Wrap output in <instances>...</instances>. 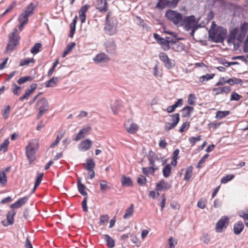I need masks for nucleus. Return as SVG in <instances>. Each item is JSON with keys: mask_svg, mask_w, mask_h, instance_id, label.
I'll use <instances>...</instances> for the list:
<instances>
[{"mask_svg": "<svg viewBox=\"0 0 248 248\" xmlns=\"http://www.w3.org/2000/svg\"><path fill=\"white\" fill-rule=\"evenodd\" d=\"M91 130V127H87L82 128L80 131L77 134L75 138L74 139L75 141H78L81 139L84 138L86 135H88L89 132Z\"/></svg>", "mask_w": 248, "mask_h": 248, "instance_id": "4468645a", "label": "nucleus"}, {"mask_svg": "<svg viewBox=\"0 0 248 248\" xmlns=\"http://www.w3.org/2000/svg\"><path fill=\"white\" fill-rule=\"evenodd\" d=\"M242 96L235 92L232 93L230 100L231 101H238L241 98Z\"/></svg>", "mask_w": 248, "mask_h": 248, "instance_id": "4d7b16f0", "label": "nucleus"}, {"mask_svg": "<svg viewBox=\"0 0 248 248\" xmlns=\"http://www.w3.org/2000/svg\"><path fill=\"white\" fill-rule=\"evenodd\" d=\"M35 62L33 58H28L22 60L20 62L19 66H22L24 65H27L30 63H34Z\"/></svg>", "mask_w": 248, "mask_h": 248, "instance_id": "49530a36", "label": "nucleus"}, {"mask_svg": "<svg viewBox=\"0 0 248 248\" xmlns=\"http://www.w3.org/2000/svg\"><path fill=\"white\" fill-rule=\"evenodd\" d=\"M192 170H193V168L191 166H190L186 169V171L185 174V177H184V180L185 181H188V180H189V179L191 177Z\"/></svg>", "mask_w": 248, "mask_h": 248, "instance_id": "4c0bfd02", "label": "nucleus"}, {"mask_svg": "<svg viewBox=\"0 0 248 248\" xmlns=\"http://www.w3.org/2000/svg\"><path fill=\"white\" fill-rule=\"evenodd\" d=\"M165 16L174 25H177L181 23L183 19V16L181 14L171 10H169L166 11Z\"/></svg>", "mask_w": 248, "mask_h": 248, "instance_id": "423d86ee", "label": "nucleus"}, {"mask_svg": "<svg viewBox=\"0 0 248 248\" xmlns=\"http://www.w3.org/2000/svg\"><path fill=\"white\" fill-rule=\"evenodd\" d=\"M77 16H76L70 24V31L69 36L71 38L73 37L76 30V24L77 22Z\"/></svg>", "mask_w": 248, "mask_h": 248, "instance_id": "c85d7f7f", "label": "nucleus"}, {"mask_svg": "<svg viewBox=\"0 0 248 248\" xmlns=\"http://www.w3.org/2000/svg\"><path fill=\"white\" fill-rule=\"evenodd\" d=\"M12 92L13 93L16 95H18L20 94L21 93V88L17 86L15 83H14L12 85Z\"/></svg>", "mask_w": 248, "mask_h": 248, "instance_id": "ea45409f", "label": "nucleus"}, {"mask_svg": "<svg viewBox=\"0 0 248 248\" xmlns=\"http://www.w3.org/2000/svg\"><path fill=\"white\" fill-rule=\"evenodd\" d=\"M176 244V241L174 240L172 237H171L169 239V248H174Z\"/></svg>", "mask_w": 248, "mask_h": 248, "instance_id": "774afa93", "label": "nucleus"}, {"mask_svg": "<svg viewBox=\"0 0 248 248\" xmlns=\"http://www.w3.org/2000/svg\"><path fill=\"white\" fill-rule=\"evenodd\" d=\"M107 0H98L96 8L101 12H105L108 10Z\"/></svg>", "mask_w": 248, "mask_h": 248, "instance_id": "dca6fc26", "label": "nucleus"}, {"mask_svg": "<svg viewBox=\"0 0 248 248\" xmlns=\"http://www.w3.org/2000/svg\"><path fill=\"white\" fill-rule=\"evenodd\" d=\"M121 183L123 186H133V182L131 178L123 175L121 177Z\"/></svg>", "mask_w": 248, "mask_h": 248, "instance_id": "5701e85b", "label": "nucleus"}, {"mask_svg": "<svg viewBox=\"0 0 248 248\" xmlns=\"http://www.w3.org/2000/svg\"><path fill=\"white\" fill-rule=\"evenodd\" d=\"M34 9V7L33 6V3H31L27 7L26 10L23 12L24 14H27L28 16H30L32 13Z\"/></svg>", "mask_w": 248, "mask_h": 248, "instance_id": "864d4df0", "label": "nucleus"}, {"mask_svg": "<svg viewBox=\"0 0 248 248\" xmlns=\"http://www.w3.org/2000/svg\"><path fill=\"white\" fill-rule=\"evenodd\" d=\"M157 167L151 166L150 167H144L142 168V172L145 175H147L148 173L154 174L155 170H158Z\"/></svg>", "mask_w": 248, "mask_h": 248, "instance_id": "cd10ccee", "label": "nucleus"}, {"mask_svg": "<svg viewBox=\"0 0 248 248\" xmlns=\"http://www.w3.org/2000/svg\"><path fill=\"white\" fill-rule=\"evenodd\" d=\"M170 123H175L176 122V121L178 119V123L180 121V117L179 113H175L173 114H172L170 115Z\"/></svg>", "mask_w": 248, "mask_h": 248, "instance_id": "5fc2aeb1", "label": "nucleus"}, {"mask_svg": "<svg viewBox=\"0 0 248 248\" xmlns=\"http://www.w3.org/2000/svg\"><path fill=\"white\" fill-rule=\"evenodd\" d=\"M178 124V120L175 123L167 122L165 124L164 129L168 131L174 128Z\"/></svg>", "mask_w": 248, "mask_h": 248, "instance_id": "c9c22d12", "label": "nucleus"}, {"mask_svg": "<svg viewBox=\"0 0 248 248\" xmlns=\"http://www.w3.org/2000/svg\"><path fill=\"white\" fill-rule=\"evenodd\" d=\"M33 78L31 76L23 77L19 78L17 80L18 84H22L28 81H31Z\"/></svg>", "mask_w": 248, "mask_h": 248, "instance_id": "c03bdc74", "label": "nucleus"}, {"mask_svg": "<svg viewBox=\"0 0 248 248\" xmlns=\"http://www.w3.org/2000/svg\"><path fill=\"white\" fill-rule=\"evenodd\" d=\"M226 82L230 85L233 86L235 84L241 83L242 82V80L241 79L234 78H229L226 80Z\"/></svg>", "mask_w": 248, "mask_h": 248, "instance_id": "e433bc0d", "label": "nucleus"}, {"mask_svg": "<svg viewBox=\"0 0 248 248\" xmlns=\"http://www.w3.org/2000/svg\"><path fill=\"white\" fill-rule=\"evenodd\" d=\"M237 33V29H234L232 30L230 33L229 38L228 39V42H233L236 37V34Z\"/></svg>", "mask_w": 248, "mask_h": 248, "instance_id": "603ef678", "label": "nucleus"}, {"mask_svg": "<svg viewBox=\"0 0 248 248\" xmlns=\"http://www.w3.org/2000/svg\"><path fill=\"white\" fill-rule=\"evenodd\" d=\"M165 39L167 41H168L169 45H170V44H173L177 46L176 49L177 51H179L183 50L184 45L182 43H179L178 44H177V43L175 41H174L172 39H170V38L169 37H167Z\"/></svg>", "mask_w": 248, "mask_h": 248, "instance_id": "c756f323", "label": "nucleus"}, {"mask_svg": "<svg viewBox=\"0 0 248 248\" xmlns=\"http://www.w3.org/2000/svg\"><path fill=\"white\" fill-rule=\"evenodd\" d=\"M111 13L109 12L106 16V26L104 30L106 34L113 35L117 32L118 21L115 17H110Z\"/></svg>", "mask_w": 248, "mask_h": 248, "instance_id": "f257e3e1", "label": "nucleus"}, {"mask_svg": "<svg viewBox=\"0 0 248 248\" xmlns=\"http://www.w3.org/2000/svg\"><path fill=\"white\" fill-rule=\"evenodd\" d=\"M29 16L27 14L22 13L18 17V21L20 23H24L27 24L28 21Z\"/></svg>", "mask_w": 248, "mask_h": 248, "instance_id": "37998d69", "label": "nucleus"}, {"mask_svg": "<svg viewBox=\"0 0 248 248\" xmlns=\"http://www.w3.org/2000/svg\"><path fill=\"white\" fill-rule=\"evenodd\" d=\"M100 190L102 192H105L108 189L110 188V186L108 185L107 182L105 180H101L99 182Z\"/></svg>", "mask_w": 248, "mask_h": 248, "instance_id": "473e14b6", "label": "nucleus"}, {"mask_svg": "<svg viewBox=\"0 0 248 248\" xmlns=\"http://www.w3.org/2000/svg\"><path fill=\"white\" fill-rule=\"evenodd\" d=\"M189 127V124L188 122L184 123L182 126L179 129V131L183 133L186 130H187Z\"/></svg>", "mask_w": 248, "mask_h": 248, "instance_id": "0e129e2a", "label": "nucleus"}, {"mask_svg": "<svg viewBox=\"0 0 248 248\" xmlns=\"http://www.w3.org/2000/svg\"><path fill=\"white\" fill-rule=\"evenodd\" d=\"M171 187V185L168 182H166L163 180H161L159 183L156 184V190L157 191H161L163 188L170 189Z\"/></svg>", "mask_w": 248, "mask_h": 248, "instance_id": "6ab92c4d", "label": "nucleus"}, {"mask_svg": "<svg viewBox=\"0 0 248 248\" xmlns=\"http://www.w3.org/2000/svg\"><path fill=\"white\" fill-rule=\"evenodd\" d=\"M137 19L139 21V25L140 26H141L144 29H145L146 31H149L150 29V27L148 26V25L145 24L143 20L141 19L140 17H137Z\"/></svg>", "mask_w": 248, "mask_h": 248, "instance_id": "680f3d73", "label": "nucleus"}, {"mask_svg": "<svg viewBox=\"0 0 248 248\" xmlns=\"http://www.w3.org/2000/svg\"><path fill=\"white\" fill-rule=\"evenodd\" d=\"M28 200L27 197H24L18 200L15 203L12 204L11 205V207L13 209L19 208L21 207L23 205L25 204Z\"/></svg>", "mask_w": 248, "mask_h": 248, "instance_id": "a211bd4d", "label": "nucleus"}, {"mask_svg": "<svg viewBox=\"0 0 248 248\" xmlns=\"http://www.w3.org/2000/svg\"><path fill=\"white\" fill-rule=\"evenodd\" d=\"M134 205L131 204L129 208H128L126 211L124 215V218L127 219L131 217L134 212Z\"/></svg>", "mask_w": 248, "mask_h": 248, "instance_id": "2f4dec72", "label": "nucleus"}, {"mask_svg": "<svg viewBox=\"0 0 248 248\" xmlns=\"http://www.w3.org/2000/svg\"><path fill=\"white\" fill-rule=\"evenodd\" d=\"M171 167L170 164H167L163 169V174L164 177L168 178L170 175Z\"/></svg>", "mask_w": 248, "mask_h": 248, "instance_id": "72a5a7b5", "label": "nucleus"}, {"mask_svg": "<svg viewBox=\"0 0 248 248\" xmlns=\"http://www.w3.org/2000/svg\"><path fill=\"white\" fill-rule=\"evenodd\" d=\"M36 108L39 110L47 111L49 109V104L47 100L45 97L39 99L36 104Z\"/></svg>", "mask_w": 248, "mask_h": 248, "instance_id": "0eeeda50", "label": "nucleus"}, {"mask_svg": "<svg viewBox=\"0 0 248 248\" xmlns=\"http://www.w3.org/2000/svg\"><path fill=\"white\" fill-rule=\"evenodd\" d=\"M108 60V57L104 53H100L98 54L93 58V61L96 63L104 62Z\"/></svg>", "mask_w": 248, "mask_h": 248, "instance_id": "2eb2a0df", "label": "nucleus"}, {"mask_svg": "<svg viewBox=\"0 0 248 248\" xmlns=\"http://www.w3.org/2000/svg\"><path fill=\"white\" fill-rule=\"evenodd\" d=\"M7 183V176L5 171H0V184L5 185Z\"/></svg>", "mask_w": 248, "mask_h": 248, "instance_id": "79ce46f5", "label": "nucleus"}, {"mask_svg": "<svg viewBox=\"0 0 248 248\" xmlns=\"http://www.w3.org/2000/svg\"><path fill=\"white\" fill-rule=\"evenodd\" d=\"M9 144V140L8 139L5 140L0 145V150H2V153L6 152Z\"/></svg>", "mask_w": 248, "mask_h": 248, "instance_id": "3c124183", "label": "nucleus"}, {"mask_svg": "<svg viewBox=\"0 0 248 248\" xmlns=\"http://www.w3.org/2000/svg\"><path fill=\"white\" fill-rule=\"evenodd\" d=\"M183 101V100L182 99H179L174 105H173L172 106H169L167 108V111L168 113L173 112L177 107L182 106Z\"/></svg>", "mask_w": 248, "mask_h": 248, "instance_id": "aec40b11", "label": "nucleus"}, {"mask_svg": "<svg viewBox=\"0 0 248 248\" xmlns=\"http://www.w3.org/2000/svg\"><path fill=\"white\" fill-rule=\"evenodd\" d=\"M38 149V141L36 139L31 140L26 148V155L30 163L35 159V155Z\"/></svg>", "mask_w": 248, "mask_h": 248, "instance_id": "f03ea898", "label": "nucleus"}, {"mask_svg": "<svg viewBox=\"0 0 248 248\" xmlns=\"http://www.w3.org/2000/svg\"><path fill=\"white\" fill-rule=\"evenodd\" d=\"M227 33V31L226 29L222 27H218L212 32L209 31V37L211 38L212 41L216 43H222L224 41Z\"/></svg>", "mask_w": 248, "mask_h": 248, "instance_id": "7ed1b4c3", "label": "nucleus"}, {"mask_svg": "<svg viewBox=\"0 0 248 248\" xmlns=\"http://www.w3.org/2000/svg\"><path fill=\"white\" fill-rule=\"evenodd\" d=\"M106 50L108 53L113 54L114 53L116 45L112 39L108 40L104 44Z\"/></svg>", "mask_w": 248, "mask_h": 248, "instance_id": "1a4fd4ad", "label": "nucleus"}, {"mask_svg": "<svg viewBox=\"0 0 248 248\" xmlns=\"http://www.w3.org/2000/svg\"><path fill=\"white\" fill-rule=\"evenodd\" d=\"M198 22L194 16L185 17L181 23V25L184 27L186 31H190L191 28L198 27Z\"/></svg>", "mask_w": 248, "mask_h": 248, "instance_id": "39448f33", "label": "nucleus"}, {"mask_svg": "<svg viewBox=\"0 0 248 248\" xmlns=\"http://www.w3.org/2000/svg\"><path fill=\"white\" fill-rule=\"evenodd\" d=\"M63 136H64L63 133H62V132L59 133L57 136L56 140L51 144L50 147L53 148L54 146H56L59 143V142H60Z\"/></svg>", "mask_w": 248, "mask_h": 248, "instance_id": "a18cd8bd", "label": "nucleus"}, {"mask_svg": "<svg viewBox=\"0 0 248 248\" xmlns=\"http://www.w3.org/2000/svg\"><path fill=\"white\" fill-rule=\"evenodd\" d=\"M109 216L108 215H101L100 217L99 225H103L108 221Z\"/></svg>", "mask_w": 248, "mask_h": 248, "instance_id": "de8ad7c7", "label": "nucleus"}, {"mask_svg": "<svg viewBox=\"0 0 248 248\" xmlns=\"http://www.w3.org/2000/svg\"><path fill=\"white\" fill-rule=\"evenodd\" d=\"M124 126L127 131L131 134L135 133L138 129V125L135 123H131L129 120L125 124Z\"/></svg>", "mask_w": 248, "mask_h": 248, "instance_id": "9b49d317", "label": "nucleus"}, {"mask_svg": "<svg viewBox=\"0 0 248 248\" xmlns=\"http://www.w3.org/2000/svg\"><path fill=\"white\" fill-rule=\"evenodd\" d=\"M78 188L79 192L83 196H87V193L85 191L86 188V186L81 183V179L78 178V183H77Z\"/></svg>", "mask_w": 248, "mask_h": 248, "instance_id": "393cba45", "label": "nucleus"}, {"mask_svg": "<svg viewBox=\"0 0 248 248\" xmlns=\"http://www.w3.org/2000/svg\"><path fill=\"white\" fill-rule=\"evenodd\" d=\"M234 178V175L232 174L227 175V176L223 177L221 181V182L223 184H225L231 181Z\"/></svg>", "mask_w": 248, "mask_h": 248, "instance_id": "052dcab7", "label": "nucleus"}, {"mask_svg": "<svg viewBox=\"0 0 248 248\" xmlns=\"http://www.w3.org/2000/svg\"><path fill=\"white\" fill-rule=\"evenodd\" d=\"M89 8L88 5H85L82 6L79 12V16L81 23H83L86 20V13Z\"/></svg>", "mask_w": 248, "mask_h": 248, "instance_id": "f3484780", "label": "nucleus"}, {"mask_svg": "<svg viewBox=\"0 0 248 248\" xmlns=\"http://www.w3.org/2000/svg\"><path fill=\"white\" fill-rule=\"evenodd\" d=\"M148 158L150 162V164L152 166L156 167L155 164V153L152 151H150L148 155Z\"/></svg>", "mask_w": 248, "mask_h": 248, "instance_id": "7c9ffc66", "label": "nucleus"}, {"mask_svg": "<svg viewBox=\"0 0 248 248\" xmlns=\"http://www.w3.org/2000/svg\"><path fill=\"white\" fill-rule=\"evenodd\" d=\"M59 81V78L54 77L49 79L46 85V87H54Z\"/></svg>", "mask_w": 248, "mask_h": 248, "instance_id": "a878e982", "label": "nucleus"}, {"mask_svg": "<svg viewBox=\"0 0 248 248\" xmlns=\"http://www.w3.org/2000/svg\"><path fill=\"white\" fill-rule=\"evenodd\" d=\"M153 74L154 76L157 78H161L162 77L161 72L158 69V66L157 64L154 68Z\"/></svg>", "mask_w": 248, "mask_h": 248, "instance_id": "bf43d9fd", "label": "nucleus"}, {"mask_svg": "<svg viewBox=\"0 0 248 248\" xmlns=\"http://www.w3.org/2000/svg\"><path fill=\"white\" fill-rule=\"evenodd\" d=\"M102 238L106 241V245L110 248L114 247L115 242L114 240L108 234L103 235Z\"/></svg>", "mask_w": 248, "mask_h": 248, "instance_id": "4be33fe9", "label": "nucleus"}, {"mask_svg": "<svg viewBox=\"0 0 248 248\" xmlns=\"http://www.w3.org/2000/svg\"><path fill=\"white\" fill-rule=\"evenodd\" d=\"M230 113L229 111H218L216 113V118L217 119H222Z\"/></svg>", "mask_w": 248, "mask_h": 248, "instance_id": "a19ab883", "label": "nucleus"}, {"mask_svg": "<svg viewBox=\"0 0 248 248\" xmlns=\"http://www.w3.org/2000/svg\"><path fill=\"white\" fill-rule=\"evenodd\" d=\"M17 30L15 28L13 32L9 35V42L7 46L6 52L9 53L13 51L15 47L18 44L19 36L17 33Z\"/></svg>", "mask_w": 248, "mask_h": 248, "instance_id": "20e7f679", "label": "nucleus"}, {"mask_svg": "<svg viewBox=\"0 0 248 248\" xmlns=\"http://www.w3.org/2000/svg\"><path fill=\"white\" fill-rule=\"evenodd\" d=\"M166 0H158V3L156 5V7L158 9H163L166 5Z\"/></svg>", "mask_w": 248, "mask_h": 248, "instance_id": "e2e57ef3", "label": "nucleus"}, {"mask_svg": "<svg viewBox=\"0 0 248 248\" xmlns=\"http://www.w3.org/2000/svg\"><path fill=\"white\" fill-rule=\"evenodd\" d=\"M154 37L157 43L161 45V47L164 50L167 51L170 49V46L168 45V41L165 38L161 37L156 33L154 34Z\"/></svg>", "mask_w": 248, "mask_h": 248, "instance_id": "6e6552de", "label": "nucleus"}, {"mask_svg": "<svg viewBox=\"0 0 248 248\" xmlns=\"http://www.w3.org/2000/svg\"><path fill=\"white\" fill-rule=\"evenodd\" d=\"M214 76V74H206L205 75L202 76L200 78V81L201 82H203L205 81H207L213 78Z\"/></svg>", "mask_w": 248, "mask_h": 248, "instance_id": "09e8293b", "label": "nucleus"}, {"mask_svg": "<svg viewBox=\"0 0 248 248\" xmlns=\"http://www.w3.org/2000/svg\"><path fill=\"white\" fill-rule=\"evenodd\" d=\"M85 169L90 171L93 170L95 164L93 159H88L86 160V164H84Z\"/></svg>", "mask_w": 248, "mask_h": 248, "instance_id": "b1692460", "label": "nucleus"}, {"mask_svg": "<svg viewBox=\"0 0 248 248\" xmlns=\"http://www.w3.org/2000/svg\"><path fill=\"white\" fill-rule=\"evenodd\" d=\"M229 218L227 217H223L217 223L216 230L217 232H221L225 224L228 223Z\"/></svg>", "mask_w": 248, "mask_h": 248, "instance_id": "f8f14e48", "label": "nucleus"}, {"mask_svg": "<svg viewBox=\"0 0 248 248\" xmlns=\"http://www.w3.org/2000/svg\"><path fill=\"white\" fill-rule=\"evenodd\" d=\"M194 108L193 107L189 106H186L182 109L183 115L185 117H190V113L193 111Z\"/></svg>", "mask_w": 248, "mask_h": 248, "instance_id": "f704fd0d", "label": "nucleus"}, {"mask_svg": "<svg viewBox=\"0 0 248 248\" xmlns=\"http://www.w3.org/2000/svg\"><path fill=\"white\" fill-rule=\"evenodd\" d=\"M146 182V178L143 175H140L137 179V183L140 185H144Z\"/></svg>", "mask_w": 248, "mask_h": 248, "instance_id": "69168bd1", "label": "nucleus"}, {"mask_svg": "<svg viewBox=\"0 0 248 248\" xmlns=\"http://www.w3.org/2000/svg\"><path fill=\"white\" fill-rule=\"evenodd\" d=\"M75 43H71L70 44L68 45L66 48V50L63 52L62 55V57L64 58L68 54V53L75 47Z\"/></svg>", "mask_w": 248, "mask_h": 248, "instance_id": "58836bf2", "label": "nucleus"}, {"mask_svg": "<svg viewBox=\"0 0 248 248\" xmlns=\"http://www.w3.org/2000/svg\"><path fill=\"white\" fill-rule=\"evenodd\" d=\"M231 90V87L229 86H225L221 88H217L214 89V91L216 94L222 93H228Z\"/></svg>", "mask_w": 248, "mask_h": 248, "instance_id": "bb28decb", "label": "nucleus"}, {"mask_svg": "<svg viewBox=\"0 0 248 248\" xmlns=\"http://www.w3.org/2000/svg\"><path fill=\"white\" fill-rule=\"evenodd\" d=\"M244 228V225L243 222L241 221H238L234 225V233L236 235L239 234L242 232Z\"/></svg>", "mask_w": 248, "mask_h": 248, "instance_id": "412c9836", "label": "nucleus"}, {"mask_svg": "<svg viewBox=\"0 0 248 248\" xmlns=\"http://www.w3.org/2000/svg\"><path fill=\"white\" fill-rule=\"evenodd\" d=\"M92 145V141L89 139H86L82 141L78 146L80 150L86 151L90 149Z\"/></svg>", "mask_w": 248, "mask_h": 248, "instance_id": "ddd939ff", "label": "nucleus"}, {"mask_svg": "<svg viewBox=\"0 0 248 248\" xmlns=\"http://www.w3.org/2000/svg\"><path fill=\"white\" fill-rule=\"evenodd\" d=\"M41 47V44L40 43H36L31 48V51L33 54H36L39 51V49Z\"/></svg>", "mask_w": 248, "mask_h": 248, "instance_id": "13d9d810", "label": "nucleus"}, {"mask_svg": "<svg viewBox=\"0 0 248 248\" xmlns=\"http://www.w3.org/2000/svg\"><path fill=\"white\" fill-rule=\"evenodd\" d=\"M31 93H32L31 92V91L27 89L26 91L25 94L21 96L19 99L21 101H22L24 99H27Z\"/></svg>", "mask_w": 248, "mask_h": 248, "instance_id": "338daca9", "label": "nucleus"}, {"mask_svg": "<svg viewBox=\"0 0 248 248\" xmlns=\"http://www.w3.org/2000/svg\"><path fill=\"white\" fill-rule=\"evenodd\" d=\"M59 60H56L53 63L52 67L49 70L47 73V76L50 77L54 72L55 69L57 65L59 63Z\"/></svg>", "mask_w": 248, "mask_h": 248, "instance_id": "6e6d98bb", "label": "nucleus"}, {"mask_svg": "<svg viewBox=\"0 0 248 248\" xmlns=\"http://www.w3.org/2000/svg\"><path fill=\"white\" fill-rule=\"evenodd\" d=\"M163 62L165 66L168 69H170L172 68L174 65L173 62L169 58Z\"/></svg>", "mask_w": 248, "mask_h": 248, "instance_id": "8fccbe9b", "label": "nucleus"}, {"mask_svg": "<svg viewBox=\"0 0 248 248\" xmlns=\"http://www.w3.org/2000/svg\"><path fill=\"white\" fill-rule=\"evenodd\" d=\"M16 212L14 210H12L10 211L7 215V220H2L1 223L4 226H8L14 224V216Z\"/></svg>", "mask_w": 248, "mask_h": 248, "instance_id": "9d476101", "label": "nucleus"}]
</instances>
